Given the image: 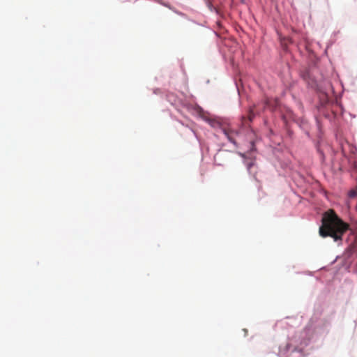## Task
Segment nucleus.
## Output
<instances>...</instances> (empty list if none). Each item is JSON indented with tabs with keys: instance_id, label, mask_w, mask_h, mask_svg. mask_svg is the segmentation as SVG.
Returning a JSON list of instances; mask_svg holds the SVG:
<instances>
[{
	"instance_id": "obj_1",
	"label": "nucleus",
	"mask_w": 357,
	"mask_h": 357,
	"mask_svg": "<svg viewBox=\"0 0 357 357\" xmlns=\"http://www.w3.org/2000/svg\"><path fill=\"white\" fill-rule=\"evenodd\" d=\"M319 234L322 237L331 236L335 241H341L343 234L349 229V225L344 222L333 210L324 213Z\"/></svg>"
},
{
	"instance_id": "obj_2",
	"label": "nucleus",
	"mask_w": 357,
	"mask_h": 357,
	"mask_svg": "<svg viewBox=\"0 0 357 357\" xmlns=\"http://www.w3.org/2000/svg\"><path fill=\"white\" fill-rule=\"evenodd\" d=\"M222 131L229 141L235 144L236 142L234 139V135H238V132L229 128H222Z\"/></svg>"
},
{
	"instance_id": "obj_3",
	"label": "nucleus",
	"mask_w": 357,
	"mask_h": 357,
	"mask_svg": "<svg viewBox=\"0 0 357 357\" xmlns=\"http://www.w3.org/2000/svg\"><path fill=\"white\" fill-rule=\"evenodd\" d=\"M350 248L353 252H357V233L354 234V239L350 245Z\"/></svg>"
},
{
	"instance_id": "obj_4",
	"label": "nucleus",
	"mask_w": 357,
	"mask_h": 357,
	"mask_svg": "<svg viewBox=\"0 0 357 357\" xmlns=\"http://www.w3.org/2000/svg\"><path fill=\"white\" fill-rule=\"evenodd\" d=\"M255 105L250 107V109H249L248 116V119L249 121H252V119H254V117L255 116Z\"/></svg>"
},
{
	"instance_id": "obj_5",
	"label": "nucleus",
	"mask_w": 357,
	"mask_h": 357,
	"mask_svg": "<svg viewBox=\"0 0 357 357\" xmlns=\"http://www.w3.org/2000/svg\"><path fill=\"white\" fill-rule=\"evenodd\" d=\"M208 122L213 128H218L221 126L220 123L215 119H208Z\"/></svg>"
},
{
	"instance_id": "obj_6",
	"label": "nucleus",
	"mask_w": 357,
	"mask_h": 357,
	"mask_svg": "<svg viewBox=\"0 0 357 357\" xmlns=\"http://www.w3.org/2000/svg\"><path fill=\"white\" fill-rule=\"evenodd\" d=\"M349 196L351 198L357 197V188L356 189H354V190H351V191H349Z\"/></svg>"
},
{
	"instance_id": "obj_7",
	"label": "nucleus",
	"mask_w": 357,
	"mask_h": 357,
	"mask_svg": "<svg viewBox=\"0 0 357 357\" xmlns=\"http://www.w3.org/2000/svg\"><path fill=\"white\" fill-rule=\"evenodd\" d=\"M246 118L245 116H242V124L243 126H245L246 125Z\"/></svg>"
},
{
	"instance_id": "obj_8",
	"label": "nucleus",
	"mask_w": 357,
	"mask_h": 357,
	"mask_svg": "<svg viewBox=\"0 0 357 357\" xmlns=\"http://www.w3.org/2000/svg\"><path fill=\"white\" fill-rule=\"evenodd\" d=\"M252 165H253L252 163H249V164L248 165V170L251 168V167L252 166Z\"/></svg>"
},
{
	"instance_id": "obj_9",
	"label": "nucleus",
	"mask_w": 357,
	"mask_h": 357,
	"mask_svg": "<svg viewBox=\"0 0 357 357\" xmlns=\"http://www.w3.org/2000/svg\"><path fill=\"white\" fill-rule=\"evenodd\" d=\"M261 184H259V189H261Z\"/></svg>"
}]
</instances>
